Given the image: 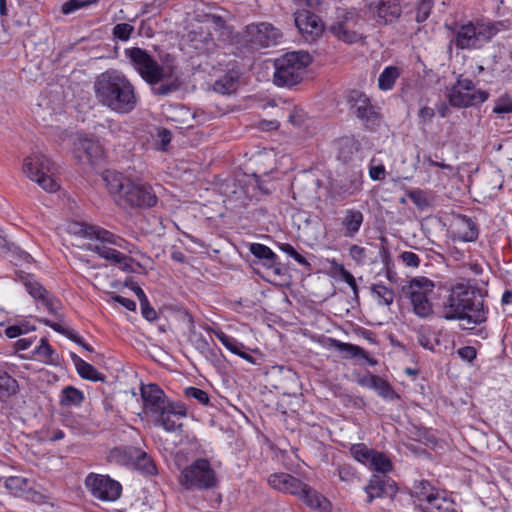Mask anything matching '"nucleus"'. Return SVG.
Masks as SVG:
<instances>
[{
  "instance_id": "nucleus-1",
  "label": "nucleus",
  "mask_w": 512,
  "mask_h": 512,
  "mask_svg": "<svg viewBox=\"0 0 512 512\" xmlns=\"http://www.w3.org/2000/svg\"><path fill=\"white\" fill-rule=\"evenodd\" d=\"M93 88L98 102L115 113L127 114L137 106L135 87L117 70H107L98 75Z\"/></svg>"
},
{
  "instance_id": "nucleus-2",
  "label": "nucleus",
  "mask_w": 512,
  "mask_h": 512,
  "mask_svg": "<svg viewBox=\"0 0 512 512\" xmlns=\"http://www.w3.org/2000/svg\"><path fill=\"white\" fill-rule=\"evenodd\" d=\"M443 316L457 319L465 329L486 321L483 301L477 296L476 289L467 283H458L443 302Z\"/></svg>"
},
{
  "instance_id": "nucleus-3",
  "label": "nucleus",
  "mask_w": 512,
  "mask_h": 512,
  "mask_svg": "<svg viewBox=\"0 0 512 512\" xmlns=\"http://www.w3.org/2000/svg\"><path fill=\"white\" fill-rule=\"evenodd\" d=\"M103 180L115 202L123 209L151 208L158 198L151 185L136 182L121 173L106 171Z\"/></svg>"
},
{
  "instance_id": "nucleus-4",
  "label": "nucleus",
  "mask_w": 512,
  "mask_h": 512,
  "mask_svg": "<svg viewBox=\"0 0 512 512\" xmlns=\"http://www.w3.org/2000/svg\"><path fill=\"white\" fill-rule=\"evenodd\" d=\"M212 30L217 33L218 40L226 41L231 35V29L226 20L217 14H206L201 24L187 34L191 48L198 53H211L217 47Z\"/></svg>"
},
{
  "instance_id": "nucleus-5",
  "label": "nucleus",
  "mask_w": 512,
  "mask_h": 512,
  "mask_svg": "<svg viewBox=\"0 0 512 512\" xmlns=\"http://www.w3.org/2000/svg\"><path fill=\"white\" fill-rule=\"evenodd\" d=\"M503 27L501 22H467L457 25L452 42L460 50L480 49Z\"/></svg>"
},
{
  "instance_id": "nucleus-6",
  "label": "nucleus",
  "mask_w": 512,
  "mask_h": 512,
  "mask_svg": "<svg viewBox=\"0 0 512 512\" xmlns=\"http://www.w3.org/2000/svg\"><path fill=\"white\" fill-rule=\"evenodd\" d=\"M312 58L308 52H288L274 61V83L291 87L300 83Z\"/></svg>"
},
{
  "instance_id": "nucleus-7",
  "label": "nucleus",
  "mask_w": 512,
  "mask_h": 512,
  "mask_svg": "<svg viewBox=\"0 0 512 512\" xmlns=\"http://www.w3.org/2000/svg\"><path fill=\"white\" fill-rule=\"evenodd\" d=\"M178 481L187 490H210L218 483L215 470L205 458H198L184 467Z\"/></svg>"
},
{
  "instance_id": "nucleus-8",
  "label": "nucleus",
  "mask_w": 512,
  "mask_h": 512,
  "mask_svg": "<svg viewBox=\"0 0 512 512\" xmlns=\"http://www.w3.org/2000/svg\"><path fill=\"white\" fill-rule=\"evenodd\" d=\"M125 52L134 69L151 85H155L174 74L173 66H160L144 49L133 47Z\"/></svg>"
},
{
  "instance_id": "nucleus-9",
  "label": "nucleus",
  "mask_w": 512,
  "mask_h": 512,
  "mask_svg": "<svg viewBox=\"0 0 512 512\" xmlns=\"http://www.w3.org/2000/svg\"><path fill=\"white\" fill-rule=\"evenodd\" d=\"M54 164L43 154H32L24 159V174L47 192H56L60 185L54 177Z\"/></svg>"
},
{
  "instance_id": "nucleus-10",
  "label": "nucleus",
  "mask_w": 512,
  "mask_h": 512,
  "mask_svg": "<svg viewBox=\"0 0 512 512\" xmlns=\"http://www.w3.org/2000/svg\"><path fill=\"white\" fill-rule=\"evenodd\" d=\"M489 98L486 90L477 88L472 80L460 76L447 93L451 106L456 108L475 107Z\"/></svg>"
},
{
  "instance_id": "nucleus-11",
  "label": "nucleus",
  "mask_w": 512,
  "mask_h": 512,
  "mask_svg": "<svg viewBox=\"0 0 512 512\" xmlns=\"http://www.w3.org/2000/svg\"><path fill=\"white\" fill-rule=\"evenodd\" d=\"M403 293L409 297L414 312L420 317H427L432 313L429 296L433 293L434 283L423 276L411 279L402 288Z\"/></svg>"
},
{
  "instance_id": "nucleus-12",
  "label": "nucleus",
  "mask_w": 512,
  "mask_h": 512,
  "mask_svg": "<svg viewBox=\"0 0 512 512\" xmlns=\"http://www.w3.org/2000/svg\"><path fill=\"white\" fill-rule=\"evenodd\" d=\"M298 10L294 13L295 25L307 41H314L324 31V24L321 19L306 9L315 8L320 4L319 0H294Z\"/></svg>"
},
{
  "instance_id": "nucleus-13",
  "label": "nucleus",
  "mask_w": 512,
  "mask_h": 512,
  "mask_svg": "<svg viewBox=\"0 0 512 512\" xmlns=\"http://www.w3.org/2000/svg\"><path fill=\"white\" fill-rule=\"evenodd\" d=\"M85 485L92 496L101 501L114 502L122 493L121 484L108 475L90 473L85 479Z\"/></svg>"
},
{
  "instance_id": "nucleus-14",
  "label": "nucleus",
  "mask_w": 512,
  "mask_h": 512,
  "mask_svg": "<svg viewBox=\"0 0 512 512\" xmlns=\"http://www.w3.org/2000/svg\"><path fill=\"white\" fill-rule=\"evenodd\" d=\"M244 37L253 47L266 48L276 45L282 34L272 24L261 22L246 26Z\"/></svg>"
},
{
  "instance_id": "nucleus-15",
  "label": "nucleus",
  "mask_w": 512,
  "mask_h": 512,
  "mask_svg": "<svg viewBox=\"0 0 512 512\" xmlns=\"http://www.w3.org/2000/svg\"><path fill=\"white\" fill-rule=\"evenodd\" d=\"M356 23L357 19L353 13L340 10L337 20L328 27V30L337 39L345 43H354L360 38L359 33L355 30Z\"/></svg>"
},
{
  "instance_id": "nucleus-16",
  "label": "nucleus",
  "mask_w": 512,
  "mask_h": 512,
  "mask_svg": "<svg viewBox=\"0 0 512 512\" xmlns=\"http://www.w3.org/2000/svg\"><path fill=\"white\" fill-rule=\"evenodd\" d=\"M397 490L396 483L392 479L374 474L364 487V491L367 495L366 502L370 504L378 498H392L397 493Z\"/></svg>"
},
{
  "instance_id": "nucleus-17",
  "label": "nucleus",
  "mask_w": 512,
  "mask_h": 512,
  "mask_svg": "<svg viewBox=\"0 0 512 512\" xmlns=\"http://www.w3.org/2000/svg\"><path fill=\"white\" fill-rule=\"evenodd\" d=\"M74 152L80 162L86 161L90 165L96 164L104 156L100 143L86 137H78L74 141Z\"/></svg>"
},
{
  "instance_id": "nucleus-18",
  "label": "nucleus",
  "mask_w": 512,
  "mask_h": 512,
  "mask_svg": "<svg viewBox=\"0 0 512 512\" xmlns=\"http://www.w3.org/2000/svg\"><path fill=\"white\" fill-rule=\"evenodd\" d=\"M347 101L359 119L367 123H374L377 120L379 114L363 92L358 90L350 91Z\"/></svg>"
},
{
  "instance_id": "nucleus-19",
  "label": "nucleus",
  "mask_w": 512,
  "mask_h": 512,
  "mask_svg": "<svg viewBox=\"0 0 512 512\" xmlns=\"http://www.w3.org/2000/svg\"><path fill=\"white\" fill-rule=\"evenodd\" d=\"M140 392L144 409L152 415L165 409V405L170 402L157 384L142 385Z\"/></svg>"
},
{
  "instance_id": "nucleus-20",
  "label": "nucleus",
  "mask_w": 512,
  "mask_h": 512,
  "mask_svg": "<svg viewBox=\"0 0 512 512\" xmlns=\"http://www.w3.org/2000/svg\"><path fill=\"white\" fill-rule=\"evenodd\" d=\"M268 484L273 489L296 496L303 487V482L298 478L284 472L274 473L268 477Z\"/></svg>"
},
{
  "instance_id": "nucleus-21",
  "label": "nucleus",
  "mask_w": 512,
  "mask_h": 512,
  "mask_svg": "<svg viewBox=\"0 0 512 512\" xmlns=\"http://www.w3.org/2000/svg\"><path fill=\"white\" fill-rule=\"evenodd\" d=\"M157 423L167 432H174L182 427L181 419L185 416L184 410H177L172 402L165 405V409L154 414Z\"/></svg>"
},
{
  "instance_id": "nucleus-22",
  "label": "nucleus",
  "mask_w": 512,
  "mask_h": 512,
  "mask_svg": "<svg viewBox=\"0 0 512 512\" xmlns=\"http://www.w3.org/2000/svg\"><path fill=\"white\" fill-rule=\"evenodd\" d=\"M92 251L96 252L100 257L117 263L119 267L126 272L132 271V259L116 249L105 246L104 244H95L90 248Z\"/></svg>"
},
{
  "instance_id": "nucleus-23",
  "label": "nucleus",
  "mask_w": 512,
  "mask_h": 512,
  "mask_svg": "<svg viewBox=\"0 0 512 512\" xmlns=\"http://www.w3.org/2000/svg\"><path fill=\"white\" fill-rule=\"evenodd\" d=\"M26 288L29 294L36 300L42 302V304L52 314H57V310L60 306V302L49 296L46 289L37 282H27Z\"/></svg>"
},
{
  "instance_id": "nucleus-24",
  "label": "nucleus",
  "mask_w": 512,
  "mask_h": 512,
  "mask_svg": "<svg viewBox=\"0 0 512 512\" xmlns=\"http://www.w3.org/2000/svg\"><path fill=\"white\" fill-rule=\"evenodd\" d=\"M361 175L358 172H352L345 179L336 180L333 188L342 196H352L361 190Z\"/></svg>"
},
{
  "instance_id": "nucleus-25",
  "label": "nucleus",
  "mask_w": 512,
  "mask_h": 512,
  "mask_svg": "<svg viewBox=\"0 0 512 512\" xmlns=\"http://www.w3.org/2000/svg\"><path fill=\"white\" fill-rule=\"evenodd\" d=\"M296 496L312 509L325 510L328 506L327 499L305 483Z\"/></svg>"
},
{
  "instance_id": "nucleus-26",
  "label": "nucleus",
  "mask_w": 512,
  "mask_h": 512,
  "mask_svg": "<svg viewBox=\"0 0 512 512\" xmlns=\"http://www.w3.org/2000/svg\"><path fill=\"white\" fill-rule=\"evenodd\" d=\"M129 459L133 460L135 469L145 475H155L157 473L156 465L147 453L137 449H129Z\"/></svg>"
},
{
  "instance_id": "nucleus-27",
  "label": "nucleus",
  "mask_w": 512,
  "mask_h": 512,
  "mask_svg": "<svg viewBox=\"0 0 512 512\" xmlns=\"http://www.w3.org/2000/svg\"><path fill=\"white\" fill-rule=\"evenodd\" d=\"M82 230L84 231V236L90 237V238L95 237L97 240L101 241L100 244L109 243V244H113L120 248H126V246H125L126 241L124 239H122L119 236L114 235L113 233H111L105 229H101V228L95 227V226H89V227H85Z\"/></svg>"
},
{
  "instance_id": "nucleus-28",
  "label": "nucleus",
  "mask_w": 512,
  "mask_h": 512,
  "mask_svg": "<svg viewBox=\"0 0 512 512\" xmlns=\"http://www.w3.org/2000/svg\"><path fill=\"white\" fill-rule=\"evenodd\" d=\"M364 220L363 213L357 209H347L341 220V224L345 230V236L353 237L359 232Z\"/></svg>"
},
{
  "instance_id": "nucleus-29",
  "label": "nucleus",
  "mask_w": 512,
  "mask_h": 512,
  "mask_svg": "<svg viewBox=\"0 0 512 512\" xmlns=\"http://www.w3.org/2000/svg\"><path fill=\"white\" fill-rule=\"evenodd\" d=\"M401 14L400 6L394 1H381L375 7L374 16L384 23L392 22Z\"/></svg>"
},
{
  "instance_id": "nucleus-30",
  "label": "nucleus",
  "mask_w": 512,
  "mask_h": 512,
  "mask_svg": "<svg viewBox=\"0 0 512 512\" xmlns=\"http://www.w3.org/2000/svg\"><path fill=\"white\" fill-rule=\"evenodd\" d=\"M238 80V72L231 70L214 82L213 90L222 95H229L237 90Z\"/></svg>"
},
{
  "instance_id": "nucleus-31",
  "label": "nucleus",
  "mask_w": 512,
  "mask_h": 512,
  "mask_svg": "<svg viewBox=\"0 0 512 512\" xmlns=\"http://www.w3.org/2000/svg\"><path fill=\"white\" fill-rule=\"evenodd\" d=\"M19 391L18 381L6 371L0 369V401L6 403Z\"/></svg>"
},
{
  "instance_id": "nucleus-32",
  "label": "nucleus",
  "mask_w": 512,
  "mask_h": 512,
  "mask_svg": "<svg viewBox=\"0 0 512 512\" xmlns=\"http://www.w3.org/2000/svg\"><path fill=\"white\" fill-rule=\"evenodd\" d=\"M420 508L423 512H457L455 503L440 493L429 503L420 504Z\"/></svg>"
},
{
  "instance_id": "nucleus-33",
  "label": "nucleus",
  "mask_w": 512,
  "mask_h": 512,
  "mask_svg": "<svg viewBox=\"0 0 512 512\" xmlns=\"http://www.w3.org/2000/svg\"><path fill=\"white\" fill-rule=\"evenodd\" d=\"M439 493L440 492L426 480L415 482L413 486V495L418 499L419 505L429 503V500L434 499Z\"/></svg>"
},
{
  "instance_id": "nucleus-34",
  "label": "nucleus",
  "mask_w": 512,
  "mask_h": 512,
  "mask_svg": "<svg viewBox=\"0 0 512 512\" xmlns=\"http://www.w3.org/2000/svg\"><path fill=\"white\" fill-rule=\"evenodd\" d=\"M456 233L459 239L466 242L475 241L478 237L476 224L466 216L461 217Z\"/></svg>"
},
{
  "instance_id": "nucleus-35",
  "label": "nucleus",
  "mask_w": 512,
  "mask_h": 512,
  "mask_svg": "<svg viewBox=\"0 0 512 512\" xmlns=\"http://www.w3.org/2000/svg\"><path fill=\"white\" fill-rule=\"evenodd\" d=\"M78 374L88 380L98 381L102 380L101 374L94 366L81 359L77 354H71Z\"/></svg>"
},
{
  "instance_id": "nucleus-36",
  "label": "nucleus",
  "mask_w": 512,
  "mask_h": 512,
  "mask_svg": "<svg viewBox=\"0 0 512 512\" xmlns=\"http://www.w3.org/2000/svg\"><path fill=\"white\" fill-rule=\"evenodd\" d=\"M83 399L84 396L80 390L67 386L62 390L60 404L65 407L79 406Z\"/></svg>"
},
{
  "instance_id": "nucleus-37",
  "label": "nucleus",
  "mask_w": 512,
  "mask_h": 512,
  "mask_svg": "<svg viewBox=\"0 0 512 512\" xmlns=\"http://www.w3.org/2000/svg\"><path fill=\"white\" fill-rule=\"evenodd\" d=\"M4 487L15 496H22L27 492L28 481L21 476H10L4 479Z\"/></svg>"
},
{
  "instance_id": "nucleus-38",
  "label": "nucleus",
  "mask_w": 512,
  "mask_h": 512,
  "mask_svg": "<svg viewBox=\"0 0 512 512\" xmlns=\"http://www.w3.org/2000/svg\"><path fill=\"white\" fill-rule=\"evenodd\" d=\"M400 73L398 68L390 66L386 67L378 78V86L381 90H391Z\"/></svg>"
},
{
  "instance_id": "nucleus-39",
  "label": "nucleus",
  "mask_w": 512,
  "mask_h": 512,
  "mask_svg": "<svg viewBox=\"0 0 512 512\" xmlns=\"http://www.w3.org/2000/svg\"><path fill=\"white\" fill-rule=\"evenodd\" d=\"M250 252L257 258L263 259L268 266H272L277 258L276 254L266 245L253 243L250 245Z\"/></svg>"
},
{
  "instance_id": "nucleus-40",
  "label": "nucleus",
  "mask_w": 512,
  "mask_h": 512,
  "mask_svg": "<svg viewBox=\"0 0 512 512\" xmlns=\"http://www.w3.org/2000/svg\"><path fill=\"white\" fill-rule=\"evenodd\" d=\"M35 330V326L31 325L28 321H20L16 324L10 325L5 329V335L8 338H16L25 336Z\"/></svg>"
},
{
  "instance_id": "nucleus-41",
  "label": "nucleus",
  "mask_w": 512,
  "mask_h": 512,
  "mask_svg": "<svg viewBox=\"0 0 512 512\" xmlns=\"http://www.w3.org/2000/svg\"><path fill=\"white\" fill-rule=\"evenodd\" d=\"M372 465V471L386 474L393 470V464L391 459L383 452H377Z\"/></svg>"
},
{
  "instance_id": "nucleus-42",
  "label": "nucleus",
  "mask_w": 512,
  "mask_h": 512,
  "mask_svg": "<svg viewBox=\"0 0 512 512\" xmlns=\"http://www.w3.org/2000/svg\"><path fill=\"white\" fill-rule=\"evenodd\" d=\"M373 450V448H369L364 443H356L350 447V453L352 457L362 465L368 461V458L371 456Z\"/></svg>"
},
{
  "instance_id": "nucleus-43",
  "label": "nucleus",
  "mask_w": 512,
  "mask_h": 512,
  "mask_svg": "<svg viewBox=\"0 0 512 512\" xmlns=\"http://www.w3.org/2000/svg\"><path fill=\"white\" fill-rule=\"evenodd\" d=\"M372 389L375 390L379 396L386 399H394L397 397L392 386L379 376L376 377L375 385H373Z\"/></svg>"
},
{
  "instance_id": "nucleus-44",
  "label": "nucleus",
  "mask_w": 512,
  "mask_h": 512,
  "mask_svg": "<svg viewBox=\"0 0 512 512\" xmlns=\"http://www.w3.org/2000/svg\"><path fill=\"white\" fill-rule=\"evenodd\" d=\"M372 291L377 296L380 304L390 305L394 300V292L384 285L374 284Z\"/></svg>"
},
{
  "instance_id": "nucleus-45",
  "label": "nucleus",
  "mask_w": 512,
  "mask_h": 512,
  "mask_svg": "<svg viewBox=\"0 0 512 512\" xmlns=\"http://www.w3.org/2000/svg\"><path fill=\"white\" fill-rule=\"evenodd\" d=\"M106 295L108 296V299L106 300L108 304L119 303L129 311L136 310L135 301L122 297L114 292H106Z\"/></svg>"
},
{
  "instance_id": "nucleus-46",
  "label": "nucleus",
  "mask_w": 512,
  "mask_h": 512,
  "mask_svg": "<svg viewBox=\"0 0 512 512\" xmlns=\"http://www.w3.org/2000/svg\"><path fill=\"white\" fill-rule=\"evenodd\" d=\"M434 0H421L416 8L415 20L418 23L424 22L430 15Z\"/></svg>"
},
{
  "instance_id": "nucleus-47",
  "label": "nucleus",
  "mask_w": 512,
  "mask_h": 512,
  "mask_svg": "<svg viewBox=\"0 0 512 512\" xmlns=\"http://www.w3.org/2000/svg\"><path fill=\"white\" fill-rule=\"evenodd\" d=\"M184 394L187 398H193L197 400L200 404L207 405L209 403V396L208 394L197 387H187L185 388Z\"/></svg>"
},
{
  "instance_id": "nucleus-48",
  "label": "nucleus",
  "mask_w": 512,
  "mask_h": 512,
  "mask_svg": "<svg viewBox=\"0 0 512 512\" xmlns=\"http://www.w3.org/2000/svg\"><path fill=\"white\" fill-rule=\"evenodd\" d=\"M338 476L345 483H353L357 479L356 470L349 464H343L338 467Z\"/></svg>"
},
{
  "instance_id": "nucleus-49",
  "label": "nucleus",
  "mask_w": 512,
  "mask_h": 512,
  "mask_svg": "<svg viewBox=\"0 0 512 512\" xmlns=\"http://www.w3.org/2000/svg\"><path fill=\"white\" fill-rule=\"evenodd\" d=\"M217 339L224 345L226 349H228L230 352H242L240 348L237 346V341L225 334L224 332L220 330L214 331Z\"/></svg>"
},
{
  "instance_id": "nucleus-50",
  "label": "nucleus",
  "mask_w": 512,
  "mask_h": 512,
  "mask_svg": "<svg viewBox=\"0 0 512 512\" xmlns=\"http://www.w3.org/2000/svg\"><path fill=\"white\" fill-rule=\"evenodd\" d=\"M493 112L496 114L512 113V99L507 95L500 97L495 103Z\"/></svg>"
},
{
  "instance_id": "nucleus-51",
  "label": "nucleus",
  "mask_w": 512,
  "mask_h": 512,
  "mask_svg": "<svg viewBox=\"0 0 512 512\" xmlns=\"http://www.w3.org/2000/svg\"><path fill=\"white\" fill-rule=\"evenodd\" d=\"M133 30L134 28L132 25L128 23H120L113 28V35L122 41H126L129 39Z\"/></svg>"
},
{
  "instance_id": "nucleus-52",
  "label": "nucleus",
  "mask_w": 512,
  "mask_h": 512,
  "mask_svg": "<svg viewBox=\"0 0 512 512\" xmlns=\"http://www.w3.org/2000/svg\"><path fill=\"white\" fill-rule=\"evenodd\" d=\"M89 3L90 2L88 0H69L62 5L61 11L63 14H70L87 6Z\"/></svg>"
},
{
  "instance_id": "nucleus-53",
  "label": "nucleus",
  "mask_w": 512,
  "mask_h": 512,
  "mask_svg": "<svg viewBox=\"0 0 512 512\" xmlns=\"http://www.w3.org/2000/svg\"><path fill=\"white\" fill-rule=\"evenodd\" d=\"M157 137L158 142L156 143V148L165 151L172 139L171 132L164 128L160 129L158 130Z\"/></svg>"
},
{
  "instance_id": "nucleus-54",
  "label": "nucleus",
  "mask_w": 512,
  "mask_h": 512,
  "mask_svg": "<svg viewBox=\"0 0 512 512\" xmlns=\"http://www.w3.org/2000/svg\"><path fill=\"white\" fill-rule=\"evenodd\" d=\"M401 261L408 267H418L420 265V258L417 254L411 251H404L400 254Z\"/></svg>"
},
{
  "instance_id": "nucleus-55",
  "label": "nucleus",
  "mask_w": 512,
  "mask_h": 512,
  "mask_svg": "<svg viewBox=\"0 0 512 512\" xmlns=\"http://www.w3.org/2000/svg\"><path fill=\"white\" fill-rule=\"evenodd\" d=\"M411 201L420 209L428 205V201L421 190H413L408 194Z\"/></svg>"
},
{
  "instance_id": "nucleus-56",
  "label": "nucleus",
  "mask_w": 512,
  "mask_h": 512,
  "mask_svg": "<svg viewBox=\"0 0 512 512\" xmlns=\"http://www.w3.org/2000/svg\"><path fill=\"white\" fill-rule=\"evenodd\" d=\"M376 377V375L367 372L364 374H358L356 381L360 386L372 389L373 385H375Z\"/></svg>"
},
{
  "instance_id": "nucleus-57",
  "label": "nucleus",
  "mask_w": 512,
  "mask_h": 512,
  "mask_svg": "<svg viewBox=\"0 0 512 512\" xmlns=\"http://www.w3.org/2000/svg\"><path fill=\"white\" fill-rule=\"evenodd\" d=\"M349 254L359 264L363 263L366 258L365 249L358 245H352L349 249Z\"/></svg>"
},
{
  "instance_id": "nucleus-58",
  "label": "nucleus",
  "mask_w": 512,
  "mask_h": 512,
  "mask_svg": "<svg viewBox=\"0 0 512 512\" xmlns=\"http://www.w3.org/2000/svg\"><path fill=\"white\" fill-rule=\"evenodd\" d=\"M178 85L176 82L163 83L154 90V93L160 96L169 95L171 92L176 91Z\"/></svg>"
},
{
  "instance_id": "nucleus-59",
  "label": "nucleus",
  "mask_w": 512,
  "mask_h": 512,
  "mask_svg": "<svg viewBox=\"0 0 512 512\" xmlns=\"http://www.w3.org/2000/svg\"><path fill=\"white\" fill-rule=\"evenodd\" d=\"M26 498L37 504H46L49 502V497L43 493L27 490Z\"/></svg>"
},
{
  "instance_id": "nucleus-60",
  "label": "nucleus",
  "mask_w": 512,
  "mask_h": 512,
  "mask_svg": "<svg viewBox=\"0 0 512 512\" xmlns=\"http://www.w3.org/2000/svg\"><path fill=\"white\" fill-rule=\"evenodd\" d=\"M143 317L148 321H154L157 318V312L149 304V301L140 304Z\"/></svg>"
},
{
  "instance_id": "nucleus-61",
  "label": "nucleus",
  "mask_w": 512,
  "mask_h": 512,
  "mask_svg": "<svg viewBox=\"0 0 512 512\" xmlns=\"http://www.w3.org/2000/svg\"><path fill=\"white\" fill-rule=\"evenodd\" d=\"M42 322H43L45 325H47V326L51 327L53 330H55V331H57V332H59V333H61V334L65 335L67 338L70 336V334H71V332H72V330H70V329H68V328L64 327L61 323H58V322H52V321H50V320H48V319H44V320H42Z\"/></svg>"
},
{
  "instance_id": "nucleus-62",
  "label": "nucleus",
  "mask_w": 512,
  "mask_h": 512,
  "mask_svg": "<svg viewBox=\"0 0 512 512\" xmlns=\"http://www.w3.org/2000/svg\"><path fill=\"white\" fill-rule=\"evenodd\" d=\"M329 264L331 266V272L335 275L341 276V278H344L347 274L350 273L336 259L329 260Z\"/></svg>"
},
{
  "instance_id": "nucleus-63",
  "label": "nucleus",
  "mask_w": 512,
  "mask_h": 512,
  "mask_svg": "<svg viewBox=\"0 0 512 512\" xmlns=\"http://www.w3.org/2000/svg\"><path fill=\"white\" fill-rule=\"evenodd\" d=\"M68 338L75 342L83 350H86L88 352H92L94 350V348L91 345L85 342L84 339L80 337L78 334H76L74 331L71 332Z\"/></svg>"
},
{
  "instance_id": "nucleus-64",
  "label": "nucleus",
  "mask_w": 512,
  "mask_h": 512,
  "mask_svg": "<svg viewBox=\"0 0 512 512\" xmlns=\"http://www.w3.org/2000/svg\"><path fill=\"white\" fill-rule=\"evenodd\" d=\"M369 175L373 180H383L385 178V168L383 165L371 166Z\"/></svg>"
}]
</instances>
